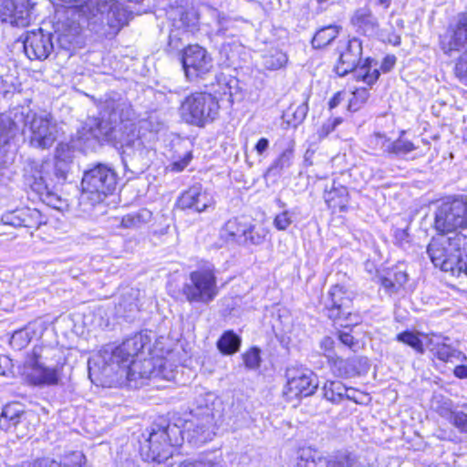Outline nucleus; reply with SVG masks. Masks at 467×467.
<instances>
[{
	"instance_id": "obj_12",
	"label": "nucleus",
	"mask_w": 467,
	"mask_h": 467,
	"mask_svg": "<svg viewBox=\"0 0 467 467\" xmlns=\"http://www.w3.org/2000/svg\"><path fill=\"white\" fill-rule=\"evenodd\" d=\"M285 376L287 382L284 394L288 399L308 397L318 386L316 375L309 369L290 368Z\"/></svg>"
},
{
	"instance_id": "obj_36",
	"label": "nucleus",
	"mask_w": 467,
	"mask_h": 467,
	"mask_svg": "<svg viewBox=\"0 0 467 467\" xmlns=\"http://www.w3.org/2000/svg\"><path fill=\"white\" fill-rule=\"evenodd\" d=\"M287 63V56L279 49H272L263 56V65L270 70H277Z\"/></svg>"
},
{
	"instance_id": "obj_24",
	"label": "nucleus",
	"mask_w": 467,
	"mask_h": 467,
	"mask_svg": "<svg viewBox=\"0 0 467 467\" xmlns=\"http://www.w3.org/2000/svg\"><path fill=\"white\" fill-rule=\"evenodd\" d=\"M27 421L26 413L17 403L5 405L0 414V429L5 431H16L17 436L24 435L19 432L18 427Z\"/></svg>"
},
{
	"instance_id": "obj_37",
	"label": "nucleus",
	"mask_w": 467,
	"mask_h": 467,
	"mask_svg": "<svg viewBox=\"0 0 467 467\" xmlns=\"http://www.w3.org/2000/svg\"><path fill=\"white\" fill-rule=\"evenodd\" d=\"M46 223V217L37 209H22V227L37 229Z\"/></svg>"
},
{
	"instance_id": "obj_56",
	"label": "nucleus",
	"mask_w": 467,
	"mask_h": 467,
	"mask_svg": "<svg viewBox=\"0 0 467 467\" xmlns=\"http://www.w3.org/2000/svg\"><path fill=\"white\" fill-rule=\"evenodd\" d=\"M379 282L382 287L386 290L387 293L392 294L398 291L397 287L393 283L392 277L389 275V276H380Z\"/></svg>"
},
{
	"instance_id": "obj_57",
	"label": "nucleus",
	"mask_w": 467,
	"mask_h": 467,
	"mask_svg": "<svg viewBox=\"0 0 467 467\" xmlns=\"http://www.w3.org/2000/svg\"><path fill=\"white\" fill-rule=\"evenodd\" d=\"M395 63H396L395 56H387L383 59L380 68L382 69L383 72H389L392 69Z\"/></svg>"
},
{
	"instance_id": "obj_33",
	"label": "nucleus",
	"mask_w": 467,
	"mask_h": 467,
	"mask_svg": "<svg viewBox=\"0 0 467 467\" xmlns=\"http://www.w3.org/2000/svg\"><path fill=\"white\" fill-rule=\"evenodd\" d=\"M59 351L50 347H35L32 352L33 362L37 365H46L56 367L53 360L57 358Z\"/></svg>"
},
{
	"instance_id": "obj_10",
	"label": "nucleus",
	"mask_w": 467,
	"mask_h": 467,
	"mask_svg": "<svg viewBox=\"0 0 467 467\" xmlns=\"http://www.w3.org/2000/svg\"><path fill=\"white\" fill-rule=\"evenodd\" d=\"M435 229L441 234L457 232L458 228L467 227V202L454 199L442 202L435 212Z\"/></svg>"
},
{
	"instance_id": "obj_30",
	"label": "nucleus",
	"mask_w": 467,
	"mask_h": 467,
	"mask_svg": "<svg viewBox=\"0 0 467 467\" xmlns=\"http://www.w3.org/2000/svg\"><path fill=\"white\" fill-rule=\"evenodd\" d=\"M80 33L79 24L72 22L68 28L61 30L60 27L57 30V46L65 50H70L74 43L77 42V37Z\"/></svg>"
},
{
	"instance_id": "obj_34",
	"label": "nucleus",
	"mask_w": 467,
	"mask_h": 467,
	"mask_svg": "<svg viewBox=\"0 0 467 467\" xmlns=\"http://www.w3.org/2000/svg\"><path fill=\"white\" fill-rule=\"evenodd\" d=\"M324 397L332 403H340L347 393V387L341 381H328L323 387Z\"/></svg>"
},
{
	"instance_id": "obj_15",
	"label": "nucleus",
	"mask_w": 467,
	"mask_h": 467,
	"mask_svg": "<svg viewBox=\"0 0 467 467\" xmlns=\"http://www.w3.org/2000/svg\"><path fill=\"white\" fill-rule=\"evenodd\" d=\"M182 64L189 79L206 74L213 67L208 52L199 45H190L183 49Z\"/></svg>"
},
{
	"instance_id": "obj_40",
	"label": "nucleus",
	"mask_w": 467,
	"mask_h": 467,
	"mask_svg": "<svg viewBox=\"0 0 467 467\" xmlns=\"http://www.w3.org/2000/svg\"><path fill=\"white\" fill-rule=\"evenodd\" d=\"M369 98V91L366 88H356L348 100V109L351 111L358 110L364 106Z\"/></svg>"
},
{
	"instance_id": "obj_31",
	"label": "nucleus",
	"mask_w": 467,
	"mask_h": 467,
	"mask_svg": "<svg viewBox=\"0 0 467 467\" xmlns=\"http://www.w3.org/2000/svg\"><path fill=\"white\" fill-rule=\"evenodd\" d=\"M241 341V337L233 330H227L218 339L217 348L223 355H232L239 350Z\"/></svg>"
},
{
	"instance_id": "obj_32",
	"label": "nucleus",
	"mask_w": 467,
	"mask_h": 467,
	"mask_svg": "<svg viewBox=\"0 0 467 467\" xmlns=\"http://www.w3.org/2000/svg\"><path fill=\"white\" fill-rule=\"evenodd\" d=\"M339 27L329 26L319 29L312 39L314 48H323L329 45L338 35Z\"/></svg>"
},
{
	"instance_id": "obj_21",
	"label": "nucleus",
	"mask_w": 467,
	"mask_h": 467,
	"mask_svg": "<svg viewBox=\"0 0 467 467\" xmlns=\"http://www.w3.org/2000/svg\"><path fill=\"white\" fill-rule=\"evenodd\" d=\"M404 133L405 131L402 130L400 136L393 141L386 138L383 134L375 133L372 141L375 142L376 145H379L381 150L387 154L398 157L404 156L418 149V146L412 141L403 138Z\"/></svg>"
},
{
	"instance_id": "obj_14",
	"label": "nucleus",
	"mask_w": 467,
	"mask_h": 467,
	"mask_svg": "<svg viewBox=\"0 0 467 467\" xmlns=\"http://www.w3.org/2000/svg\"><path fill=\"white\" fill-rule=\"evenodd\" d=\"M34 4L30 0H0V20L13 26H27Z\"/></svg>"
},
{
	"instance_id": "obj_18",
	"label": "nucleus",
	"mask_w": 467,
	"mask_h": 467,
	"mask_svg": "<svg viewBox=\"0 0 467 467\" xmlns=\"http://www.w3.org/2000/svg\"><path fill=\"white\" fill-rule=\"evenodd\" d=\"M213 204L212 194L198 183L184 191L177 201L180 209L192 210L196 213H202Z\"/></svg>"
},
{
	"instance_id": "obj_61",
	"label": "nucleus",
	"mask_w": 467,
	"mask_h": 467,
	"mask_svg": "<svg viewBox=\"0 0 467 467\" xmlns=\"http://www.w3.org/2000/svg\"><path fill=\"white\" fill-rule=\"evenodd\" d=\"M320 348L325 351V352H329L333 349L334 348V340L332 337H325L324 338H322V340L320 341Z\"/></svg>"
},
{
	"instance_id": "obj_62",
	"label": "nucleus",
	"mask_w": 467,
	"mask_h": 467,
	"mask_svg": "<svg viewBox=\"0 0 467 467\" xmlns=\"http://www.w3.org/2000/svg\"><path fill=\"white\" fill-rule=\"evenodd\" d=\"M462 260H461L459 265V275L464 273L467 275V249L462 250Z\"/></svg>"
},
{
	"instance_id": "obj_11",
	"label": "nucleus",
	"mask_w": 467,
	"mask_h": 467,
	"mask_svg": "<svg viewBox=\"0 0 467 467\" xmlns=\"http://www.w3.org/2000/svg\"><path fill=\"white\" fill-rule=\"evenodd\" d=\"M140 452L145 462L161 463L172 455L170 428L152 430L141 444Z\"/></svg>"
},
{
	"instance_id": "obj_2",
	"label": "nucleus",
	"mask_w": 467,
	"mask_h": 467,
	"mask_svg": "<svg viewBox=\"0 0 467 467\" xmlns=\"http://www.w3.org/2000/svg\"><path fill=\"white\" fill-rule=\"evenodd\" d=\"M130 105L123 99L105 102L101 121L98 124V139L119 145L124 164L143 170L149 166V150L139 136Z\"/></svg>"
},
{
	"instance_id": "obj_63",
	"label": "nucleus",
	"mask_w": 467,
	"mask_h": 467,
	"mask_svg": "<svg viewBox=\"0 0 467 467\" xmlns=\"http://www.w3.org/2000/svg\"><path fill=\"white\" fill-rule=\"evenodd\" d=\"M342 100V98H341V93L340 92H337L329 100L328 102V106H329V109H332L338 106V104L341 102Z\"/></svg>"
},
{
	"instance_id": "obj_27",
	"label": "nucleus",
	"mask_w": 467,
	"mask_h": 467,
	"mask_svg": "<svg viewBox=\"0 0 467 467\" xmlns=\"http://www.w3.org/2000/svg\"><path fill=\"white\" fill-rule=\"evenodd\" d=\"M177 467H225L222 452L218 451H205L195 459L182 462Z\"/></svg>"
},
{
	"instance_id": "obj_9",
	"label": "nucleus",
	"mask_w": 467,
	"mask_h": 467,
	"mask_svg": "<svg viewBox=\"0 0 467 467\" xmlns=\"http://www.w3.org/2000/svg\"><path fill=\"white\" fill-rule=\"evenodd\" d=\"M118 175L114 169L103 163H98L84 172L81 185L83 197L92 204L101 202L116 190Z\"/></svg>"
},
{
	"instance_id": "obj_46",
	"label": "nucleus",
	"mask_w": 467,
	"mask_h": 467,
	"mask_svg": "<svg viewBox=\"0 0 467 467\" xmlns=\"http://www.w3.org/2000/svg\"><path fill=\"white\" fill-rule=\"evenodd\" d=\"M31 337L29 336V333L26 330H18L16 331L11 338H10V345L16 349H22L26 348L28 343L30 342Z\"/></svg>"
},
{
	"instance_id": "obj_51",
	"label": "nucleus",
	"mask_w": 467,
	"mask_h": 467,
	"mask_svg": "<svg viewBox=\"0 0 467 467\" xmlns=\"http://www.w3.org/2000/svg\"><path fill=\"white\" fill-rule=\"evenodd\" d=\"M335 364L338 368L341 376L351 377L357 373L351 360L339 358Z\"/></svg>"
},
{
	"instance_id": "obj_5",
	"label": "nucleus",
	"mask_w": 467,
	"mask_h": 467,
	"mask_svg": "<svg viewBox=\"0 0 467 467\" xmlns=\"http://www.w3.org/2000/svg\"><path fill=\"white\" fill-rule=\"evenodd\" d=\"M362 42L359 38L349 39L340 51L335 71L340 77L353 73L357 80L372 86L379 78L378 63L370 57L362 60Z\"/></svg>"
},
{
	"instance_id": "obj_52",
	"label": "nucleus",
	"mask_w": 467,
	"mask_h": 467,
	"mask_svg": "<svg viewBox=\"0 0 467 467\" xmlns=\"http://www.w3.org/2000/svg\"><path fill=\"white\" fill-rule=\"evenodd\" d=\"M192 159V152H187L183 156V158L171 163V165H170L171 171H176V172L183 171L188 166V164L190 163Z\"/></svg>"
},
{
	"instance_id": "obj_42",
	"label": "nucleus",
	"mask_w": 467,
	"mask_h": 467,
	"mask_svg": "<svg viewBox=\"0 0 467 467\" xmlns=\"http://www.w3.org/2000/svg\"><path fill=\"white\" fill-rule=\"evenodd\" d=\"M397 340L411 347L415 351L420 354L424 353V347L422 341L419 338L418 335L411 331H404L397 335Z\"/></svg>"
},
{
	"instance_id": "obj_23",
	"label": "nucleus",
	"mask_w": 467,
	"mask_h": 467,
	"mask_svg": "<svg viewBox=\"0 0 467 467\" xmlns=\"http://www.w3.org/2000/svg\"><path fill=\"white\" fill-rule=\"evenodd\" d=\"M194 420H191V425L194 426L193 431L197 436L208 439L211 435V429L214 424L213 410L208 404H200L192 411Z\"/></svg>"
},
{
	"instance_id": "obj_41",
	"label": "nucleus",
	"mask_w": 467,
	"mask_h": 467,
	"mask_svg": "<svg viewBox=\"0 0 467 467\" xmlns=\"http://www.w3.org/2000/svg\"><path fill=\"white\" fill-rule=\"evenodd\" d=\"M453 74L462 85L467 86V48L455 60Z\"/></svg>"
},
{
	"instance_id": "obj_64",
	"label": "nucleus",
	"mask_w": 467,
	"mask_h": 467,
	"mask_svg": "<svg viewBox=\"0 0 467 467\" xmlns=\"http://www.w3.org/2000/svg\"><path fill=\"white\" fill-rule=\"evenodd\" d=\"M9 364L10 359L7 357H0V375H5Z\"/></svg>"
},
{
	"instance_id": "obj_60",
	"label": "nucleus",
	"mask_w": 467,
	"mask_h": 467,
	"mask_svg": "<svg viewBox=\"0 0 467 467\" xmlns=\"http://www.w3.org/2000/svg\"><path fill=\"white\" fill-rule=\"evenodd\" d=\"M453 374L458 379H467V366L463 364L456 365Z\"/></svg>"
},
{
	"instance_id": "obj_4",
	"label": "nucleus",
	"mask_w": 467,
	"mask_h": 467,
	"mask_svg": "<svg viewBox=\"0 0 467 467\" xmlns=\"http://www.w3.org/2000/svg\"><path fill=\"white\" fill-rule=\"evenodd\" d=\"M467 249V234L462 232L439 233L427 247L431 261L436 267L453 275H459V265L462 250Z\"/></svg>"
},
{
	"instance_id": "obj_8",
	"label": "nucleus",
	"mask_w": 467,
	"mask_h": 467,
	"mask_svg": "<svg viewBox=\"0 0 467 467\" xmlns=\"http://www.w3.org/2000/svg\"><path fill=\"white\" fill-rule=\"evenodd\" d=\"M218 99L208 92H195L187 96L181 103V118L189 124L203 127L213 122L219 115Z\"/></svg>"
},
{
	"instance_id": "obj_54",
	"label": "nucleus",
	"mask_w": 467,
	"mask_h": 467,
	"mask_svg": "<svg viewBox=\"0 0 467 467\" xmlns=\"http://www.w3.org/2000/svg\"><path fill=\"white\" fill-rule=\"evenodd\" d=\"M308 105L306 101H304L299 106H297L294 112L295 120H296L297 122H302L306 119Z\"/></svg>"
},
{
	"instance_id": "obj_48",
	"label": "nucleus",
	"mask_w": 467,
	"mask_h": 467,
	"mask_svg": "<svg viewBox=\"0 0 467 467\" xmlns=\"http://www.w3.org/2000/svg\"><path fill=\"white\" fill-rule=\"evenodd\" d=\"M341 123H342V119L340 117L330 118V119H327L322 124L320 129L317 130L318 138L324 139V138L327 137Z\"/></svg>"
},
{
	"instance_id": "obj_38",
	"label": "nucleus",
	"mask_w": 467,
	"mask_h": 467,
	"mask_svg": "<svg viewBox=\"0 0 467 467\" xmlns=\"http://www.w3.org/2000/svg\"><path fill=\"white\" fill-rule=\"evenodd\" d=\"M82 454L73 453L70 457L66 458L63 463L50 459H41L35 462L34 467H82Z\"/></svg>"
},
{
	"instance_id": "obj_19",
	"label": "nucleus",
	"mask_w": 467,
	"mask_h": 467,
	"mask_svg": "<svg viewBox=\"0 0 467 467\" xmlns=\"http://www.w3.org/2000/svg\"><path fill=\"white\" fill-rule=\"evenodd\" d=\"M293 467H314V462L300 457ZM320 467H363V465L357 453L343 449L329 455L325 460V465Z\"/></svg>"
},
{
	"instance_id": "obj_25",
	"label": "nucleus",
	"mask_w": 467,
	"mask_h": 467,
	"mask_svg": "<svg viewBox=\"0 0 467 467\" xmlns=\"http://www.w3.org/2000/svg\"><path fill=\"white\" fill-rule=\"evenodd\" d=\"M28 381L36 386L57 385L59 381L58 366L50 367L46 365L33 364L31 370L27 373Z\"/></svg>"
},
{
	"instance_id": "obj_45",
	"label": "nucleus",
	"mask_w": 467,
	"mask_h": 467,
	"mask_svg": "<svg viewBox=\"0 0 467 467\" xmlns=\"http://www.w3.org/2000/svg\"><path fill=\"white\" fill-rule=\"evenodd\" d=\"M244 365L249 369H256L260 367V349L253 348L243 355Z\"/></svg>"
},
{
	"instance_id": "obj_59",
	"label": "nucleus",
	"mask_w": 467,
	"mask_h": 467,
	"mask_svg": "<svg viewBox=\"0 0 467 467\" xmlns=\"http://www.w3.org/2000/svg\"><path fill=\"white\" fill-rule=\"evenodd\" d=\"M269 147V140L265 138H261L255 144V150L258 155H262Z\"/></svg>"
},
{
	"instance_id": "obj_16",
	"label": "nucleus",
	"mask_w": 467,
	"mask_h": 467,
	"mask_svg": "<svg viewBox=\"0 0 467 467\" xmlns=\"http://www.w3.org/2000/svg\"><path fill=\"white\" fill-rule=\"evenodd\" d=\"M351 306V293L338 285L332 286L324 299V310L334 321L346 319L350 315Z\"/></svg>"
},
{
	"instance_id": "obj_39",
	"label": "nucleus",
	"mask_w": 467,
	"mask_h": 467,
	"mask_svg": "<svg viewBox=\"0 0 467 467\" xmlns=\"http://www.w3.org/2000/svg\"><path fill=\"white\" fill-rule=\"evenodd\" d=\"M215 13L217 29L214 31V35L216 36H234V21L224 16L222 13L217 11Z\"/></svg>"
},
{
	"instance_id": "obj_3",
	"label": "nucleus",
	"mask_w": 467,
	"mask_h": 467,
	"mask_svg": "<svg viewBox=\"0 0 467 467\" xmlns=\"http://www.w3.org/2000/svg\"><path fill=\"white\" fill-rule=\"evenodd\" d=\"M79 13L92 30L105 29V35H116L129 20L130 14L117 0H88L79 5Z\"/></svg>"
},
{
	"instance_id": "obj_1",
	"label": "nucleus",
	"mask_w": 467,
	"mask_h": 467,
	"mask_svg": "<svg viewBox=\"0 0 467 467\" xmlns=\"http://www.w3.org/2000/svg\"><path fill=\"white\" fill-rule=\"evenodd\" d=\"M149 344V338L141 333L127 338L118 347L106 346L97 358L88 361L89 376L98 367L101 375V384L108 387L129 385L137 387L139 379L171 377L166 372V362L161 358H150L135 361L133 358Z\"/></svg>"
},
{
	"instance_id": "obj_43",
	"label": "nucleus",
	"mask_w": 467,
	"mask_h": 467,
	"mask_svg": "<svg viewBox=\"0 0 467 467\" xmlns=\"http://www.w3.org/2000/svg\"><path fill=\"white\" fill-rule=\"evenodd\" d=\"M293 157H294L293 149L285 150L279 155V157L273 162V164L269 168V171L280 172L284 169L290 167L292 164Z\"/></svg>"
},
{
	"instance_id": "obj_26",
	"label": "nucleus",
	"mask_w": 467,
	"mask_h": 467,
	"mask_svg": "<svg viewBox=\"0 0 467 467\" xmlns=\"http://www.w3.org/2000/svg\"><path fill=\"white\" fill-rule=\"evenodd\" d=\"M248 222L244 218H233L228 220L221 230V237L227 243L242 244L246 241L245 233Z\"/></svg>"
},
{
	"instance_id": "obj_28",
	"label": "nucleus",
	"mask_w": 467,
	"mask_h": 467,
	"mask_svg": "<svg viewBox=\"0 0 467 467\" xmlns=\"http://www.w3.org/2000/svg\"><path fill=\"white\" fill-rule=\"evenodd\" d=\"M324 200L330 209L344 211L348 202V189L345 186L336 185L333 182L329 189L326 188Z\"/></svg>"
},
{
	"instance_id": "obj_29",
	"label": "nucleus",
	"mask_w": 467,
	"mask_h": 467,
	"mask_svg": "<svg viewBox=\"0 0 467 467\" xmlns=\"http://www.w3.org/2000/svg\"><path fill=\"white\" fill-rule=\"evenodd\" d=\"M152 219V213L146 209L130 213L120 219L119 227L123 229H140L148 224Z\"/></svg>"
},
{
	"instance_id": "obj_47",
	"label": "nucleus",
	"mask_w": 467,
	"mask_h": 467,
	"mask_svg": "<svg viewBox=\"0 0 467 467\" xmlns=\"http://www.w3.org/2000/svg\"><path fill=\"white\" fill-rule=\"evenodd\" d=\"M4 225L12 226L14 228L22 227V209L8 212L1 217Z\"/></svg>"
},
{
	"instance_id": "obj_35",
	"label": "nucleus",
	"mask_w": 467,
	"mask_h": 467,
	"mask_svg": "<svg viewBox=\"0 0 467 467\" xmlns=\"http://www.w3.org/2000/svg\"><path fill=\"white\" fill-rule=\"evenodd\" d=\"M245 236L246 241L243 243V245H259L262 244L268 235V231L262 225L248 223Z\"/></svg>"
},
{
	"instance_id": "obj_53",
	"label": "nucleus",
	"mask_w": 467,
	"mask_h": 467,
	"mask_svg": "<svg viewBox=\"0 0 467 467\" xmlns=\"http://www.w3.org/2000/svg\"><path fill=\"white\" fill-rule=\"evenodd\" d=\"M183 44L182 43V38L179 36V33L171 32L169 36V50H180Z\"/></svg>"
},
{
	"instance_id": "obj_17",
	"label": "nucleus",
	"mask_w": 467,
	"mask_h": 467,
	"mask_svg": "<svg viewBox=\"0 0 467 467\" xmlns=\"http://www.w3.org/2000/svg\"><path fill=\"white\" fill-rule=\"evenodd\" d=\"M23 43L25 53L31 60L46 59L55 49L52 35L45 34L41 28L27 32Z\"/></svg>"
},
{
	"instance_id": "obj_50",
	"label": "nucleus",
	"mask_w": 467,
	"mask_h": 467,
	"mask_svg": "<svg viewBox=\"0 0 467 467\" xmlns=\"http://www.w3.org/2000/svg\"><path fill=\"white\" fill-rule=\"evenodd\" d=\"M292 222V213L289 211H284L275 217L274 225L277 230L285 231Z\"/></svg>"
},
{
	"instance_id": "obj_22",
	"label": "nucleus",
	"mask_w": 467,
	"mask_h": 467,
	"mask_svg": "<svg viewBox=\"0 0 467 467\" xmlns=\"http://www.w3.org/2000/svg\"><path fill=\"white\" fill-rule=\"evenodd\" d=\"M350 23L358 33L368 36H375L379 28L378 18L368 6L358 8L352 15Z\"/></svg>"
},
{
	"instance_id": "obj_13",
	"label": "nucleus",
	"mask_w": 467,
	"mask_h": 467,
	"mask_svg": "<svg viewBox=\"0 0 467 467\" xmlns=\"http://www.w3.org/2000/svg\"><path fill=\"white\" fill-rule=\"evenodd\" d=\"M467 46V12L459 13L440 36V47L447 56Z\"/></svg>"
},
{
	"instance_id": "obj_20",
	"label": "nucleus",
	"mask_w": 467,
	"mask_h": 467,
	"mask_svg": "<svg viewBox=\"0 0 467 467\" xmlns=\"http://www.w3.org/2000/svg\"><path fill=\"white\" fill-rule=\"evenodd\" d=\"M426 339V348L441 361L463 363L467 360L465 354L441 341L440 336L432 335L430 337L427 335Z\"/></svg>"
},
{
	"instance_id": "obj_7",
	"label": "nucleus",
	"mask_w": 467,
	"mask_h": 467,
	"mask_svg": "<svg viewBox=\"0 0 467 467\" xmlns=\"http://www.w3.org/2000/svg\"><path fill=\"white\" fill-rule=\"evenodd\" d=\"M182 294L190 304L213 302L219 294L214 266L205 265L191 272L182 287Z\"/></svg>"
},
{
	"instance_id": "obj_44",
	"label": "nucleus",
	"mask_w": 467,
	"mask_h": 467,
	"mask_svg": "<svg viewBox=\"0 0 467 467\" xmlns=\"http://www.w3.org/2000/svg\"><path fill=\"white\" fill-rule=\"evenodd\" d=\"M51 162L63 161L67 164L66 177L69 171V165L71 162L70 150L67 144L59 143L56 148L55 159L50 161Z\"/></svg>"
},
{
	"instance_id": "obj_55",
	"label": "nucleus",
	"mask_w": 467,
	"mask_h": 467,
	"mask_svg": "<svg viewBox=\"0 0 467 467\" xmlns=\"http://www.w3.org/2000/svg\"><path fill=\"white\" fill-rule=\"evenodd\" d=\"M392 279L395 286L399 290L408 280V275L403 271H397L393 274H389Z\"/></svg>"
},
{
	"instance_id": "obj_58",
	"label": "nucleus",
	"mask_w": 467,
	"mask_h": 467,
	"mask_svg": "<svg viewBox=\"0 0 467 467\" xmlns=\"http://www.w3.org/2000/svg\"><path fill=\"white\" fill-rule=\"evenodd\" d=\"M338 338L342 344L349 348H352V346L355 344L353 336L348 332H340Z\"/></svg>"
},
{
	"instance_id": "obj_49",
	"label": "nucleus",
	"mask_w": 467,
	"mask_h": 467,
	"mask_svg": "<svg viewBox=\"0 0 467 467\" xmlns=\"http://www.w3.org/2000/svg\"><path fill=\"white\" fill-rule=\"evenodd\" d=\"M451 420L455 427L467 432V407L451 413Z\"/></svg>"
},
{
	"instance_id": "obj_6",
	"label": "nucleus",
	"mask_w": 467,
	"mask_h": 467,
	"mask_svg": "<svg viewBox=\"0 0 467 467\" xmlns=\"http://www.w3.org/2000/svg\"><path fill=\"white\" fill-rule=\"evenodd\" d=\"M67 164L63 161L51 162L45 161L41 163L27 161L24 167V182L39 196L50 197L57 185L66 181Z\"/></svg>"
}]
</instances>
